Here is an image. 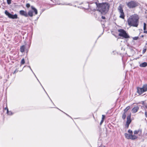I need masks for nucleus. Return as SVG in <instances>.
<instances>
[{
	"label": "nucleus",
	"mask_w": 147,
	"mask_h": 147,
	"mask_svg": "<svg viewBox=\"0 0 147 147\" xmlns=\"http://www.w3.org/2000/svg\"><path fill=\"white\" fill-rule=\"evenodd\" d=\"M96 5L97 7V10L99 11L103 15L106 14L109 11L110 5L107 3H99L97 4L96 3Z\"/></svg>",
	"instance_id": "1"
},
{
	"label": "nucleus",
	"mask_w": 147,
	"mask_h": 147,
	"mask_svg": "<svg viewBox=\"0 0 147 147\" xmlns=\"http://www.w3.org/2000/svg\"><path fill=\"white\" fill-rule=\"evenodd\" d=\"M139 18L138 15H134L130 16L128 20L129 25L134 27H137L138 24Z\"/></svg>",
	"instance_id": "2"
},
{
	"label": "nucleus",
	"mask_w": 147,
	"mask_h": 147,
	"mask_svg": "<svg viewBox=\"0 0 147 147\" xmlns=\"http://www.w3.org/2000/svg\"><path fill=\"white\" fill-rule=\"evenodd\" d=\"M126 4L130 9L134 8L138 5V3L135 1H130L125 2Z\"/></svg>",
	"instance_id": "3"
},
{
	"label": "nucleus",
	"mask_w": 147,
	"mask_h": 147,
	"mask_svg": "<svg viewBox=\"0 0 147 147\" xmlns=\"http://www.w3.org/2000/svg\"><path fill=\"white\" fill-rule=\"evenodd\" d=\"M118 32H119V36L123 38H129V35L127 33L126 31L123 29L118 30Z\"/></svg>",
	"instance_id": "4"
},
{
	"label": "nucleus",
	"mask_w": 147,
	"mask_h": 147,
	"mask_svg": "<svg viewBox=\"0 0 147 147\" xmlns=\"http://www.w3.org/2000/svg\"><path fill=\"white\" fill-rule=\"evenodd\" d=\"M147 91V85H144L142 88L137 87V92L139 94H142Z\"/></svg>",
	"instance_id": "5"
},
{
	"label": "nucleus",
	"mask_w": 147,
	"mask_h": 147,
	"mask_svg": "<svg viewBox=\"0 0 147 147\" xmlns=\"http://www.w3.org/2000/svg\"><path fill=\"white\" fill-rule=\"evenodd\" d=\"M118 11L120 13L119 17L124 19L125 18V14L121 4H120L117 8Z\"/></svg>",
	"instance_id": "6"
},
{
	"label": "nucleus",
	"mask_w": 147,
	"mask_h": 147,
	"mask_svg": "<svg viewBox=\"0 0 147 147\" xmlns=\"http://www.w3.org/2000/svg\"><path fill=\"white\" fill-rule=\"evenodd\" d=\"M124 135L125 138L128 139L135 140L138 138V137L135 135H131L127 133H125Z\"/></svg>",
	"instance_id": "7"
},
{
	"label": "nucleus",
	"mask_w": 147,
	"mask_h": 147,
	"mask_svg": "<svg viewBox=\"0 0 147 147\" xmlns=\"http://www.w3.org/2000/svg\"><path fill=\"white\" fill-rule=\"evenodd\" d=\"M5 13L9 18L12 19H15L18 18V16L16 14H15L14 15H12L7 10L5 11Z\"/></svg>",
	"instance_id": "8"
},
{
	"label": "nucleus",
	"mask_w": 147,
	"mask_h": 147,
	"mask_svg": "<svg viewBox=\"0 0 147 147\" xmlns=\"http://www.w3.org/2000/svg\"><path fill=\"white\" fill-rule=\"evenodd\" d=\"M131 113H130L127 117V121L126 123V125L128 127L129 125L131 122Z\"/></svg>",
	"instance_id": "9"
},
{
	"label": "nucleus",
	"mask_w": 147,
	"mask_h": 147,
	"mask_svg": "<svg viewBox=\"0 0 147 147\" xmlns=\"http://www.w3.org/2000/svg\"><path fill=\"white\" fill-rule=\"evenodd\" d=\"M19 14L22 16H24L26 17H28V13L26 11L23 10H21L19 11Z\"/></svg>",
	"instance_id": "10"
},
{
	"label": "nucleus",
	"mask_w": 147,
	"mask_h": 147,
	"mask_svg": "<svg viewBox=\"0 0 147 147\" xmlns=\"http://www.w3.org/2000/svg\"><path fill=\"white\" fill-rule=\"evenodd\" d=\"M139 109V108L138 106L134 107L132 109V113H135L138 111Z\"/></svg>",
	"instance_id": "11"
},
{
	"label": "nucleus",
	"mask_w": 147,
	"mask_h": 147,
	"mask_svg": "<svg viewBox=\"0 0 147 147\" xmlns=\"http://www.w3.org/2000/svg\"><path fill=\"white\" fill-rule=\"evenodd\" d=\"M55 3H57L56 4L59 5H71V3H57V1L56 0H55Z\"/></svg>",
	"instance_id": "12"
},
{
	"label": "nucleus",
	"mask_w": 147,
	"mask_h": 147,
	"mask_svg": "<svg viewBox=\"0 0 147 147\" xmlns=\"http://www.w3.org/2000/svg\"><path fill=\"white\" fill-rule=\"evenodd\" d=\"M31 9L33 12H34L35 15H36L38 13V11L37 9L35 8L33 6H31Z\"/></svg>",
	"instance_id": "13"
},
{
	"label": "nucleus",
	"mask_w": 147,
	"mask_h": 147,
	"mask_svg": "<svg viewBox=\"0 0 147 147\" xmlns=\"http://www.w3.org/2000/svg\"><path fill=\"white\" fill-rule=\"evenodd\" d=\"M134 134H137L138 133H140V135L142 134V130L140 129H139L138 130H135L134 131Z\"/></svg>",
	"instance_id": "14"
},
{
	"label": "nucleus",
	"mask_w": 147,
	"mask_h": 147,
	"mask_svg": "<svg viewBox=\"0 0 147 147\" xmlns=\"http://www.w3.org/2000/svg\"><path fill=\"white\" fill-rule=\"evenodd\" d=\"M28 13V16L32 17L33 16V11L32 10H29Z\"/></svg>",
	"instance_id": "15"
},
{
	"label": "nucleus",
	"mask_w": 147,
	"mask_h": 147,
	"mask_svg": "<svg viewBox=\"0 0 147 147\" xmlns=\"http://www.w3.org/2000/svg\"><path fill=\"white\" fill-rule=\"evenodd\" d=\"M147 66V63L146 62H144L140 65V66L141 67H145Z\"/></svg>",
	"instance_id": "16"
},
{
	"label": "nucleus",
	"mask_w": 147,
	"mask_h": 147,
	"mask_svg": "<svg viewBox=\"0 0 147 147\" xmlns=\"http://www.w3.org/2000/svg\"><path fill=\"white\" fill-rule=\"evenodd\" d=\"M25 49V46L24 45H23L20 47V51L21 52L23 53Z\"/></svg>",
	"instance_id": "17"
},
{
	"label": "nucleus",
	"mask_w": 147,
	"mask_h": 147,
	"mask_svg": "<svg viewBox=\"0 0 147 147\" xmlns=\"http://www.w3.org/2000/svg\"><path fill=\"white\" fill-rule=\"evenodd\" d=\"M141 108L143 109L146 110V109H147V104L142 105L141 106Z\"/></svg>",
	"instance_id": "18"
},
{
	"label": "nucleus",
	"mask_w": 147,
	"mask_h": 147,
	"mask_svg": "<svg viewBox=\"0 0 147 147\" xmlns=\"http://www.w3.org/2000/svg\"><path fill=\"white\" fill-rule=\"evenodd\" d=\"M130 106H128L124 110L123 112L126 113L127 111L130 109Z\"/></svg>",
	"instance_id": "19"
},
{
	"label": "nucleus",
	"mask_w": 147,
	"mask_h": 147,
	"mask_svg": "<svg viewBox=\"0 0 147 147\" xmlns=\"http://www.w3.org/2000/svg\"><path fill=\"white\" fill-rule=\"evenodd\" d=\"M126 113L123 112L122 114V118L123 120L125 119L126 117Z\"/></svg>",
	"instance_id": "20"
},
{
	"label": "nucleus",
	"mask_w": 147,
	"mask_h": 147,
	"mask_svg": "<svg viewBox=\"0 0 147 147\" xmlns=\"http://www.w3.org/2000/svg\"><path fill=\"white\" fill-rule=\"evenodd\" d=\"M7 113L9 115H12L13 113L11 111H9L7 108Z\"/></svg>",
	"instance_id": "21"
},
{
	"label": "nucleus",
	"mask_w": 147,
	"mask_h": 147,
	"mask_svg": "<svg viewBox=\"0 0 147 147\" xmlns=\"http://www.w3.org/2000/svg\"><path fill=\"white\" fill-rule=\"evenodd\" d=\"M25 63V60L23 58L21 60V65H23Z\"/></svg>",
	"instance_id": "22"
},
{
	"label": "nucleus",
	"mask_w": 147,
	"mask_h": 147,
	"mask_svg": "<svg viewBox=\"0 0 147 147\" xmlns=\"http://www.w3.org/2000/svg\"><path fill=\"white\" fill-rule=\"evenodd\" d=\"M28 67H29V68H30V69L31 70V71H32V72L34 74V75H35V77L36 78H37V80L39 82V81L37 79V78L36 77V75H35V74L33 72V71H32V69H31L30 67V66H28Z\"/></svg>",
	"instance_id": "23"
},
{
	"label": "nucleus",
	"mask_w": 147,
	"mask_h": 147,
	"mask_svg": "<svg viewBox=\"0 0 147 147\" xmlns=\"http://www.w3.org/2000/svg\"><path fill=\"white\" fill-rule=\"evenodd\" d=\"M128 132L131 135H133V132L132 131L130 130L129 129L128 131Z\"/></svg>",
	"instance_id": "24"
},
{
	"label": "nucleus",
	"mask_w": 147,
	"mask_h": 147,
	"mask_svg": "<svg viewBox=\"0 0 147 147\" xmlns=\"http://www.w3.org/2000/svg\"><path fill=\"white\" fill-rule=\"evenodd\" d=\"M7 2L8 4L9 5L11 3V0H7Z\"/></svg>",
	"instance_id": "25"
},
{
	"label": "nucleus",
	"mask_w": 147,
	"mask_h": 147,
	"mask_svg": "<svg viewBox=\"0 0 147 147\" xmlns=\"http://www.w3.org/2000/svg\"><path fill=\"white\" fill-rule=\"evenodd\" d=\"M138 36L135 37L133 38V39L134 40H137L138 39Z\"/></svg>",
	"instance_id": "26"
},
{
	"label": "nucleus",
	"mask_w": 147,
	"mask_h": 147,
	"mask_svg": "<svg viewBox=\"0 0 147 147\" xmlns=\"http://www.w3.org/2000/svg\"><path fill=\"white\" fill-rule=\"evenodd\" d=\"M144 114L145 117L147 118V111L146 110H145Z\"/></svg>",
	"instance_id": "27"
},
{
	"label": "nucleus",
	"mask_w": 147,
	"mask_h": 147,
	"mask_svg": "<svg viewBox=\"0 0 147 147\" xmlns=\"http://www.w3.org/2000/svg\"><path fill=\"white\" fill-rule=\"evenodd\" d=\"M30 4L28 3H27L26 4V7H27V8H29L30 7Z\"/></svg>",
	"instance_id": "28"
},
{
	"label": "nucleus",
	"mask_w": 147,
	"mask_h": 147,
	"mask_svg": "<svg viewBox=\"0 0 147 147\" xmlns=\"http://www.w3.org/2000/svg\"><path fill=\"white\" fill-rule=\"evenodd\" d=\"M146 49H143V51H142V53H144L146 51Z\"/></svg>",
	"instance_id": "29"
},
{
	"label": "nucleus",
	"mask_w": 147,
	"mask_h": 147,
	"mask_svg": "<svg viewBox=\"0 0 147 147\" xmlns=\"http://www.w3.org/2000/svg\"><path fill=\"white\" fill-rule=\"evenodd\" d=\"M141 104L142 105L147 104L146 103L144 102V101H142L141 102Z\"/></svg>",
	"instance_id": "30"
},
{
	"label": "nucleus",
	"mask_w": 147,
	"mask_h": 147,
	"mask_svg": "<svg viewBox=\"0 0 147 147\" xmlns=\"http://www.w3.org/2000/svg\"><path fill=\"white\" fill-rule=\"evenodd\" d=\"M102 119L104 120V118L105 117V116L104 115H102Z\"/></svg>",
	"instance_id": "31"
},
{
	"label": "nucleus",
	"mask_w": 147,
	"mask_h": 147,
	"mask_svg": "<svg viewBox=\"0 0 147 147\" xmlns=\"http://www.w3.org/2000/svg\"><path fill=\"white\" fill-rule=\"evenodd\" d=\"M103 121H104V120H103V119L101 120L100 122V125L102 124L103 123Z\"/></svg>",
	"instance_id": "32"
},
{
	"label": "nucleus",
	"mask_w": 147,
	"mask_h": 147,
	"mask_svg": "<svg viewBox=\"0 0 147 147\" xmlns=\"http://www.w3.org/2000/svg\"><path fill=\"white\" fill-rule=\"evenodd\" d=\"M101 18L103 19H105V16H102Z\"/></svg>",
	"instance_id": "33"
},
{
	"label": "nucleus",
	"mask_w": 147,
	"mask_h": 147,
	"mask_svg": "<svg viewBox=\"0 0 147 147\" xmlns=\"http://www.w3.org/2000/svg\"><path fill=\"white\" fill-rule=\"evenodd\" d=\"M144 31H146L145 30H146V26H144Z\"/></svg>",
	"instance_id": "34"
},
{
	"label": "nucleus",
	"mask_w": 147,
	"mask_h": 147,
	"mask_svg": "<svg viewBox=\"0 0 147 147\" xmlns=\"http://www.w3.org/2000/svg\"><path fill=\"white\" fill-rule=\"evenodd\" d=\"M17 72L16 70L13 72V74H14Z\"/></svg>",
	"instance_id": "35"
},
{
	"label": "nucleus",
	"mask_w": 147,
	"mask_h": 147,
	"mask_svg": "<svg viewBox=\"0 0 147 147\" xmlns=\"http://www.w3.org/2000/svg\"><path fill=\"white\" fill-rule=\"evenodd\" d=\"M144 33L147 34V30L144 31Z\"/></svg>",
	"instance_id": "36"
},
{
	"label": "nucleus",
	"mask_w": 147,
	"mask_h": 147,
	"mask_svg": "<svg viewBox=\"0 0 147 147\" xmlns=\"http://www.w3.org/2000/svg\"><path fill=\"white\" fill-rule=\"evenodd\" d=\"M144 26H146V24L145 23H144Z\"/></svg>",
	"instance_id": "37"
},
{
	"label": "nucleus",
	"mask_w": 147,
	"mask_h": 147,
	"mask_svg": "<svg viewBox=\"0 0 147 147\" xmlns=\"http://www.w3.org/2000/svg\"><path fill=\"white\" fill-rule=\"evenodd\" d=\"M42 87L44 89V90L45 91V92L46 93H47V92H46L45 91V89H44V88H43V87L42 86Z\"/></svg>",
	"instance_id": "38"
},
{
	"label": "nucleus",
	"mask_w": 147,
	"mask_h": 147,
	"mask_svg": "<svg viewBox=\"0 0 147 147\" xmlns=\"http://www.w3.org/2000/svg\"><path fill=\"white\" fill-rule=\"evenodd\" d=\"M142 36V37H143L144 36H143V35H142V36Z\"/></svg>",
	"instance_id": "39"
},
{
	"label": "nucleus",
	"mask_w": 147,
	"mask_h": 147,
	"mask_svg": "<svg viewBox=\"0 0 147 147\" xmlns=\"http://www.w3.org/2000/svg\"><path fill=\"white\" fill-rule=\"evenodd\" d=\"M7 108H5V109L6 110H7Z\"/></svg>",
	"instance_id": "40"
},
{
	"label": "nucleus",
	"mask_w": 147,
	"mask_h": 147,
	"mask_svg": "<svg viewBox=\"0 0 147 147\" xmlns=\"http://www.w3.org/2000/svg\"><path fill=\"white\" fill-rule=\"evenodd\" d=\"M65 114H66V115H67L68 116V115H67V114L65 113Z\"/></svg>",
	"instance_id": "41"
},
{
	"label": "nucleus",
	"mask_w": 147,
	"mask_h": 147,
	"mask_svg": "<svg viewBox=\"0 0 147 147\" xmlns=\"http://www.w3.org/2000/svg\"><path fill=\"white\" fill-rule=\"evenodd\" d=\"M40 84H41V85H41V84H40Z\"/></svg>",
	"instance_id": "42"
}]
</instances>
